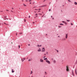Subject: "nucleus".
<instances>
[{
	"label": "nucleus",
	"mask_w": 77,
	"mask_h": 77,
	"mask_svg": "<svg viewBox=\"0 0 77 77\" xmlns=\"http://www.w3.org/2000/svg\"><path fill=\"white\" fill-rule=\"evenodd\" d=\"M45 48H43L42 50V52H45Z\"/></svg>",
	"instance_id": "obj_1"
},
{
	"label": "nucleus",
	"mask_w": 77,
	"mask_h": 77,
	"mask_svg": "<svg viewBox=\"0 0 77 77\" xmlns=\"http://www.w3.org/2000/svg\"><path fill=\"white\" fill-rule=\"evenodd\" d=\"M66 71H69V68L68 67V66H66Z\"/></svg>",
	"instance_id": "obj_2"
},
{
	"label": "nucleus",
	"mask_w": 77,
	"mask_h": 77,
	"mask_svg": "<svg viewBox=\"0 0 77 77\" xmlns=\"http://www.w3.org/2000/svg\"><path fill=\"white\" fill-rule=\"evenodd\" d=\"M68 34H65V38L66 39L68 38Z\"/></svg>",
	"instance_id": "obj_3"
},
{
	"label": "nucleus",
	"mask_w": 77,
	"mask_h": 77,
	"mask_svg": "<svg viewBox=\"0 0 77 77\" xmlns=\"http://www.w3.org/2000/svg\"><path fill=\"white\" fill-rule=\"evenodd\" d=\"M46 62H47V63H48L49 64H50V61L47 60H46Z\"/></svg>",
	"instance_id": "obj_4"
},
{
	"label": "nucleus",
	"mask_w": 77,
	"mask_h": 77,
	"mask_svg": "<svg viewBox=\"0 0 77 77\" xmlns=\"http://www.w3.org/2000/svg\"><path fill=\"white\" fill-rule=\"evenodd\" d=\"M37 51L38 52L41 51V48H39V49H38Z\"/></svg>",
	"instance_id": "obj_5"
},
{
	"label": "nucleus",
	"mask_w": 77,
	"mask_h": 77,
	"mask_svg": "<svg viewBox=\"0 0 77 77\" xmlns=\"http://www.w3.org/2000/svg\"><path fill=\"white\" fill-rule=\"evenodd\" d=\"M40 61L41 62H44V60L42 59H40Z\"/></svg>",
	"instance_id": "obj_6"
},
{
	"label": "nucleus",
	"mask_w": 77,
	"mask_h": 77,
	"mask_svg": "<svg viewBox=\"0 0 77 77\" xmlns=\"http://www.w3.org/2000/svg\"><path fill=\"white\" fill-rule=\"evenodd\" d=\"M53 62H54V63H56V61L55 60H54Z\"/></svg>",
	"instance_id": "obj_7"
},
{
	"label": "nucleus",
	"mask_w": 77,
	"mask_h": 77,
	"mask_svg": "<svg viewBox=\"0 0 77 77\" xmlns=\"http://www.w3.org/2000/svg\"><path fill=\"white\" fill-rule=\"evenodd\" d=\"M75 73L76 75H77V69H75Z\"/></svg>",
	"instance_id": "obj_8"
},
{
	"label": "nucleus",
	"mask_w": 77,
	"mask_h": 77,
	"mask_svg": "<svg viewBox=\"0 0 77 77\" xmlns=\"http://www.w3.org/2000/svg\"><path fill=\"white\" fill-rule=\"evenodd\" d=\"M23 5L24 6H25V7H26V6H27V5H26V4H23Z\"/></svg>",
	"instance_id": "obj_9"
},
{
	"label": "nucleus",
	"mask_w": 77,
	"mask_h": 77,
	"mask_svg": "<svg viewBox=\"0 0 77 77\" xmlns=\"http://www.w3.org/2000/svg\"><path fill=\"white\" fill-rule=\"evenodd\" d=\"M44 60H48V59H47V58H45L44 59Z\"/></svg>",
	"instance_id": "obj_10"
},
{
	"label": "nucleus",
	"mask_w": 77,
	"mask_h": 77,
	"mask_svg": "<svg viewBox=\"0 0 77 77\" xmlns=\"http://www.w3.org/2000/svg\"><path fill=\"white\" fill-rule=\"evenodd\" d=\"M74 4H75V5H77V2H74Z\"/></svg>",
	"instance_id": "obj_11"
},
{
	"label": "nucleus",
	"mask_w": 77,
	"mask_h": 77,
	"mask_svg": "<svg viewBox=\"0 0 77 77\" xmlns=\"http://www.w3.org/2000/svg\"><path fill=\"white\" fill-rule=\"evenodd\" d=\"M4 20H6V17H5L4 18Z\"/></svg>",
	"instance_id": "obj_12"
},
{
	"label": "nucleus",
	"mask_w": 77,
	"mask_h": 77,
	"mask_svg": "<svg viewBox=\"0 0 77 77\" xmlns=\"http://www.w3.org/2000/svg\"><path fill=\"white\" fill-rule=\"evenodd\" d=\"M41 46H42V45H38L37 47H41Z\"/></svg>",
	"instance_id": "obj_13"
},
{
	"label": "nucleus",
	"mask_w": 77,
	"mask_h": 77,
	"mask_svg": "<svg viewBox=\"0 0 77 77\" xmlns=\"http://www.w3.org/2000/svg\"><path fill=\"white\" fill-rule=\"evenodd\" d=\"M72 74L73 75H74V72H73V71H72Z\"/></svg>",
	"instance_id": "obj_14"
},
{
	"label": "nucleus",
	"mask_w": 77,
	"mask_h": 77,
	"mask_svg": "<svg viewBox=\"0 0 77 77\" xmlns=\"http://www.w3.org/2000/svg\"><path fill=\"white\" fill-rule=\"evenodd\" d=\"M12 72H14V71L13 70V69H12Z\"/></svg>",
	"instance_id": "obj_15"
},
{
	"label": "nucleus",
	"mask_w": 77,
	"mask_h": 77,
	"mask_svg": "<svg viewBox=\"0 0 77 77\" xmlns=\"http://www.w3.org/2000/svg\"><path fill=\"white\" fill-rule=\"evenodd\" d=\"M31 60H32L29 59L28 60V61H29V62H30V61H31Z\"/></svg>",
	"instance_id": "obj_16"
},
{
	"label": "nucleus",
	"mask_w": 77,
	"mask_h": 77,
	"mask_svg": "<svg viewBox=\"0 0 77 77\" xmlns=\"http://www.w3.org/2000/svg\"><path fill=\"white\" fill-rule=\"evenodd\" d=\"M32 73H33L32 71H31L30 74H32Z\"/></svg>",
	"instance_id": "obj_17"
},
{
	"label": "nucleus",
	"mask_w": 77,
	"mask_h": 77,
	"mask_svg": "<svg viewBox=\"0 0 77 77\" xmlns=\"http://www.w3.org/2000/svg\"><path fill=\"white\" fill-rule=\"evenodd\" d=\"M60 25H62L63 26V24H62V23H61L60 24Z\"/></svg>",
	"instance_id": "obj_18"
},
{
	"label": "nucleus",
	"mask_w": 77,
	"mask_h": 77,
	"mask_svg": "<svg viewBox=\"0 0 77 77\" xmlns=\"http://www.w3.org/2000/svg\"><path fill=\"white\" fill-rule=\"evenodd\" d=\"M25 2H28V0H25Z\"/></svg>",
	"instance_id": "obj_19"
},
{
	"label": "nucleus",
	"mask_w": 77,
	"mask_h": 77,
	"mask_svg": "<svg viewBox=\"0 0 77 77\" xmlns=\"http://www.w3.org/2000/svg\"><path fill=\"white\" fill-rule=\"evenodd\" d=\"M4 23V24H6V25H8V24H6L5 23Z\"/></svg>",
	"instance_id": "obj_20"
},
{
	"label": "nucleus",
	"mask_w": 77,
	"mask_h": 77,
	"mask_svg": "<svg viewBox=\"0 0 77 77\" xmlns=\"http://www.w3.org/2000/svg\"><path fill=\"white\" fill-rule=\"evenodd\" d=\"M21 60H22V62H23V61H24V60H23V59H21Z\"/></svg>",
	"instance_id": "obj_21"
},
{
	"label": "nucleus",
	"mask_w": 77,
	"mask_h": 77,
	"mask_svg": "<svg viewBox=\"0 0 77 77\" xmlns=\"http://www.w3.org/2000/svg\"><path fill=\"white\" fill-rule=\"evenodd\" d=\"M62 23H65V22L64 21H63Z\"/></svg>",
	"instance_id": "obj_22"
},
{
	"label": "nucleus",
	"mask_w": 77,
	"mask_h": 77,
	"mask_svg": "<svg viewBox=\"0 0 77 77\" xmlns=\"http://www.w3.org/2000/svg\"><path fill=\"white\" fill-rule=\"evenodd\" d=\"M24 22H26V19H24Z\"/></svg>",
	"instance_id": "obj_23"
},
{
	"label": "nucleus",
	"mask_w": 77,
	"mask_h": 77,
	"mask_svg": "<svg viewBox=\"0 0 77 77\" xmlns=\"http://www.w3.org/2000/svg\"><path fill=\"white\" fill-rule=\"evenodd\" d=\"M69 2H71V1L70 0H68Z\"/></svg>",
	"instance_id": "obj_24"
},
{
	"label": "nucleus",
	"mask_w": 77,
	"mask_h": 77,
	"mask_svg": "<svg viewBox=\"0 0 77 77\" xmlns=\"http://www.w3.org/2000/svg\"><path fill=\"white\" fill-rule=\"evenodd\" d=\"M29 2H32V0H29Z\"/></svg>",
	"instance_id": "obj_25"
},
{
	"label": "nucleus",
	"mask_w": 77,
	"mask_h": 77,
	"mask_svg": "<svg viewBox=\"0 0 77 77\" xmlns=\"http://www.w3.org/2000/svg\"><path fill=\"white\" fill-rule=\"evenodd\" d=\"M65 24H66H66H67V23H66V22H65Z\"/></svg>",
	"instance_id": "obj_26"
},
{
	"label": "nucleus",
	"mask_w": 77,
	"mask_h": 77,
	"mask_svg": "<svg viewBox=\"0 0 77 77\" xmlns=\"http://www.w3.org/2000/svg\"><path fill=\"white\" fill-rule=\"evenodd\" d=\"M19 48H20V46L19 45Z\"/></svg>",
	"instance_id": "obj_27"
},
{
	"label": "nucleus",
	"mask_w": 77,
	"mask_h": 77,
	"mask_svg": "<svg viewBox=\"0 0 77 77\" xmlns=\"http://www.w3.org/2000/svg\"><path fill=\"white\" fill-rule=\"evenodd\" d=\"M67 21H68V22H69V20H67Z\"/></svg>",
	"instance_id": "obj_28"
},
{
	"label": "nucleus",
	"mask_w": 77,
	"mask_h": 77,
	"mask_svg": "<svg viewBox=\"0 0 77 77\" xmlns=\"http://www.w3.org/2000/svg\"><path fill=\"white\" fill-rule=\"evenodd\" d=\"M71 25H72V26L73 25V24L72 23H71Z\"/></svg>",
	"instance_id": "obj_29"
},
{
	"label": "nucleus",
	"mask_w": 77,
	"mask_h": 77,
	"mask_svg": "<svg viewBox=\"0 0 77 77\" xmlns=\"http://www.w3.org/2000/svg\"><path fill=\"white\" fill-rule=\"evenodd\" d=\"M23 59H24V60H26V58H23Z\"/></svg>",
	"instance_id": "obj_30"
},
{
	"label": "nucleus",
	"mask_w": 77,
	"mask_h": 77,
	"mask_svg": "<svg viewBox=\"0 0 77 77\" xmlns=\"http://www.w3.org/2000/svg\"><path fill=\"white\" fill-rule=\"evenodd\" d=\"M11 11L12 12H14V11Z\"/></svg>",
	"instance_id": "obj_31"
},
{
	"label": "nucleus",
	"mask_w": 77,
	"mask_h": 77,
	"mask_svg": "<svg viewBox=\"0 0 77 77\" xmlns=\"http://www.w3.org/2000/svg\"><path fill=\"white\" fill-rule=\"evenodd\" d=\"M51 10L50 9H49V11H51Z\"/></svg>",
	"instance_id": "obj_32"
},
{
	"label": "nucleus",
	"mask_w": 77,
	"mask_h": 77,
	"mask_svg": "<svg viewBox=\"0 0 77 77\" xmlns=\"http://www.w3.org/2000/svg\"><path fill=\"white\" fill-rule=\"evenodd\" d=\"M45 74H46H46H47V72H45Z\"/></svg>",
	"instance_id": "obj_33"
},
{
	"label": "nucleus",
	"mask_w": 77,
	"mask_h": 77,
	"mask_svg": "<svg viewBox=\"0 0 77 77\" xmlns=\"http://www.w3.org/2000/svg\"><path fill=\"white\" fill-rule=\"evenodd\" d=\"M29 4H32V3L31 2H30L29 3Z\"/></svg>",
	"instance_id": "obj_34"
},
{
	"label": "nucleus",
	"mask_w": 77,
	"mask_h": 77,
	"mask_svg": "<svg viewBox=\"0 0 77 77\" xmlns=\"http://www.w3.org/2000/svg\"><path fill=\"white\" fill-rule=\"evenodd\" d=\"M35 15H38V14H36Z\"/></svg>",
	"instance_id": "obj_35"
},
{
	"label": "nucleus",
	"mask_w": 77,
	"mask_h": 77,
	"mask_svg": "<svg viewBox=\"0 0 77 77\" xmlns=\"http://www.w3.org/2000/svg\"><path fill=\"white\" fill-rule=\"evenodd\" d=\"M59 27H61V26H59Z\"/></svg>",
	"instance_id": "obj_36"
},
{
	"label": "nucleus",
	"mask_w": 77,
	"mask_h": 77,
	"mask_svg": "<svg viewBox=\"0 0 77 77\" xmlns=\"http://www.w3.org/2000/svg\"><path fill=\"white\" fill-rule=\"evenodd\" d=\"M7 11H9V10H7Z\"/></svg>",
	"instance_id": "obj_37"
},
{
	"label": "nucleus",
	"mask_w": 77,
	"mask_h": 77,
	"mask_svg": "<svg viewBox=\"0 0 77 77\" xmlns=\"http://www.w3.org/2000/svg\"><path fill=\"white\" fill-rule=\"evenodd\" d=\"M33 24L35 23V22H33Z\"/></svg>",
	"instance_id": "obj_38"
},
{
	"label": "nucleus",
	"mask_w": 77,
	"mask_h": 77,
	"mask_svg": "<svg viewBox=\"0 0 77 77\" xmlns=\"http://www.w3.org/2000/svg\"><path fill=\"white\" fill-rule=\"evenodd\" d=\"M45 56L44 57H43V58H45Z\"/></svg>",
	"instance_id": "obj_39"
},
{
	"label": "nucleus",
	"mask_w": 77,
	"mask_h": 77,
	"mask_svg": "<svg viewBox=\"0 0 77 77\" xmlns=\"http://www.w3.org/2000/svg\"><path fill=\"white\" fill-rule=\"evenodd\" d=\"M30 16H29V18H30Z\"/></svg>",
	"instance_id": "obj_40"
},
{
	"label": "nucleus",
	"mask_w": 77,
	"mask_h": 77,
	"mask_svg": "<svg viewBox=\"0 0 77 77\" xmlns=\"http://www.w3.org/2000/svg\"><path fill=\"white\" fill-rule=\"evenodd\" d=\"M20 34H22V33H20Z\"/></svg>",
	"instance_id": "obj_41"
},
{
	"label": "nucleus",
	"mask_w": 77,
	"mask_h": 77,
	"mask_svg": "<svg viewBox=\"0 0 77 77\" xmlns=\"http://www.w3.org/2000/svg\"><path fill=\"white\" fill-rule=\"evenodd\" d=\"M22 2H24L23 0H22Z\"/></svg>",
	"instance_id": "obj_42"
},
{
	"label": "nucleus",
	"mask_w": 77,
	"mask_h": 77,
	"mask_svg": "<svg viewBox=\"0 0 77 77\" xmlns=\"http://www.w3.org/2000/svg\"><path fill=\"white\" fill-rule=\"evenodd\" d=\"M16 35H17V33L16 34Z\"/></svg>",
	"instance_id": "obj_43"
},
{
	"label": "nucleus",
	"mask_w": 77,
	"mask_h": 77,
	"mask_svg": "<svg viewBox=\"0 0 77 77\" xmlns=\"http://www.w3.org/2000/svg\"><path fill=\"white\" fill-rule=\"evenodd\" d=\"M58 37H60V36H58Z\"/></svg>",
	"instance_id": "obj_44"
},
{
	"label": "nucleus",
	"mask_w": 77,
	"mask_h": 77,
	"mask_svg": "<svg viewBox=\"0 0 77 77\" xmlns=\"http://www.w3.org/2000/svg\"><path fill=\"white\" fill-rule=\"evenodd\" d=\"M53 19L54 20V18H53Z\"/></svg>",
	"instance_id": "obj_45"
},
{
	"label": "nucleus",
	"mask_w": 77,
	"mask_h": 77,
	"mask_svg": "<svg viewBox=\"0 0 77 77\" xmlns=\"http://www.w3.org/2000/svg\"><path fill=\"white\" fill-rule=\"evenodd\" d=\"M44 55H46V54H44Z\"/></svg>",
	"instance_id": "obj_46"
},
{
	"label": "nucleus",
	"mask_w": 77,
	"mask_h": 77,
	"mask_svg": "<svg viewBox=\"0 0 77 77\" xmlns=\"http://www.w3.org/2000/svg\"><path fill=\"white\" fill-rule=\"evenodd\" d=\"M36 17H37L38 16H36Z\"/></svg>",
	"instance_id": "obj_47"
},
{
	"label": "nucleus",
	"mask_w": 77,
	"mask_h": 77,
	"mask_svg": "<svg viewBox=\"0 0 77 77\" xmlns=\"http://www.w3.org/2000/svg\"><path fill=\"white\" fill-rule=\"evenodd\" d=\"M51 17H53V16H51Z\"/></svg>",
	"instance_id": "obj_48"
},
{
	"label": "nucleus",
	"mask_w": 77,
	"mask_h": 77,
	"mask_svg": "<svg viewBox=\"0 0 77 77\" xmlns=\"http://www.w3.org/2000/svg\"><path fill=\"white\" fill-rule=\"evenodd\" d=\"M28 45L29 46L30 45V44Z\"/></svg>",
	"instance_id": "obj_49"
},
{
	"label": "nucleus",
	"mask_w": 77,
	"mask_h": 77,
	"mask_svg": "<svg viewBox=\"0 0 77 77\" xmlns=\"http://www.w3.org/2000/svg\"><path fill=\"white\" fill-rule=\"evenodd\" d=\"M12 9H14V8H12Z\"/></svg>",
	"instance_id": "obj_50"
},
{
	"label": "nucleus",
	"mask_w": 77,
	"mask_h": 77,
	"mask_svg": "<svg viewBox=\"0 0 77 77\" xmlns=\"http://www.w3.org/2000/svg\"><path fill=\"white\" fill-rule=\"evenodd\" d=\"M36 12V11H35V12Z\"/></svg>",
	"instance_id": "obj_51"
},
{
	"label": "nucleus",
	"mask_w": 77,
	"mask_h": 77,
	"mask_svg": "<svg viewBox=\"0 0 77 77\" xmlns=\"http://www.w3.org/2000/svg\"><path fill=\"white\" fill-rule=\"evenodd\" d=\"M31 77H33V76H32Z\"/></svg>",
	"instance_id": "obj_52"
},
{
	"label": "nucleus",
	"mask_w": 77,
	"mask_h": 77,
	"mask_svg": "<svg viewBox=\"0 0 77 77\" xmlns=\"http://www.w3.org/2000/svg\"><path fill=\"white\" fill-rule=\"evenodd\" d=\"M19 9H21L20 8H19Z\"/></svg>",
	"instance_id": "obj_53"
},
{
	"label": "nucleus",
	"mask_w": 77,
	"mask_h": 77,
	"mask_svg": "<svg viewBox=\"0 0 77 77\" xmlns=\"http://www.w3.org/2000/svg\"><path fill=\"white\" fill-rule=\"evenodd\" d=\"M39 10H41V9H39Z\"/></svg>",
	"instance_id": "obj_54"
},
{
	"label": "nucleus",
	"mask_w": 77,
	"mask_h": 77,
	"mask_svg": "<svg viewBox=\"0 0 77 77\" xmlns=\"http://www.w3.org/2000/svg\"><path fill=\"white\" fill-rule=\"evenodd\" d=\"M40 11H38V12H40Z\"/></svg>",
	"instance_id": "obj_55"
},
{
	"label": "nucleus",
	"mask_w": 77,
	"mask_h": 77,
	"mask_svg": "<svg viewBox=\"0 0 77 77\" xmlns=\"http://www.w3.org/2000/svg\"><path fill=\"white\" fill-rule=\"evenodd\" d=\"M57 52H58V51H57Z\"/></svg>",
	"instance_id": "obj_56"
},
{
	"label": "nucleus",
	"mask_w": 77,
	"mask_h": 77,
	"mask_svg": "<svg viewBox=\"0 0 77 77\" xmlns=\"http://www.w3.org/2000/svg\"><path fill=\"white\" fill-rule=\"evenodd\" d=\"M35 10H37L36 9H35Z\"/></svg>",
	"instance_id": "obj_57"
},
{
	"label": "nucleus",
	"mask_w": 77,
	"mask_h": 77,
	"mask_svg": "<svg viewBox=\"0 0 77 77\" xmlns=\"http://www.w3.org/2000/svg\"><path fill=\"white\" fill-rule=\"evenodd\" d=\"M65 40V38L64 39Z\"/></svg>",
	"instance_id": "obj_58"
},
{
	"label": "nucleus",
	"mask_w": 77,
	"mask_h": 77,
	"mask_svg": "<svg viewBox=\"0 0 77 77\" xmlns=\"http://www.w3.org/2000/svg\"><path fill=\"white\" fill-rule=\"evenodd\" d=\"M52 60H53V59H52Z\"/></svg>",
	"instance_id": "obj_59"
},
{
	"label": "nucleus",
	"mask_w": 77,
	"mask_h": 77,
	"mask_svg": "<svg viewBox=\"0 0 77 77\" xmlns=\"http://www.w3.org/2000/svg\"><path fill=\"white\" fill-rule=\"evenodd\" d=\"M46 35H47V34H46Z\"/></svg>",
	"instance_id": "obj_60"
},
{
	"label": "nucleus",
	"mask_w": 77,
	"mask_h": 77,
	"mask_svg": "<svg viewBox=\"0 0 77 77\" xmlns=\"http://www.w3.org/2000/svg\"><path fill=\"white\" fill-rule=\"evenodd\" d=\"M5 0H4V1H5Z\"/></svg>",
	"instance_id": "obj_61"
}]
</instances>
